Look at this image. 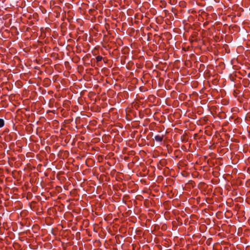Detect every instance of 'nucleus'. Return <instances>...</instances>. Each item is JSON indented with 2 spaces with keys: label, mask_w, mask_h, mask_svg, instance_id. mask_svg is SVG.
Returning <instances> with one entry per match:
<instances>
[{
  "label": "nucleus",
  "mask_w": 250,
  "mask_h": 250,
  "mask_svg": "<svg viewBox=\"0 0 250 250\" xmlns=\"http://www.w3.org/2000/svg\"><path fill=\"white\" fill-rule=\"evenodd\" d=\"M154 138L155 140L157 142H161L163 139V136L160 135H156Z\"/></svg>",
  "instance_id": "f257e3e1"
},
{
  "label": "nucleus",
  "mask_w": 250,
  "mask_h": 250,
  "mask_svg": "<svg viewBox=\"0 0 250 250\" xmlns=\"http://www.w3.org/2000/svg\"><path fill=\"white\" fill-rule=\"evenodd\" d=\"M4 125V121L3 119H0V128L3 127Z\"/></svg>",
  "instance_id": "f03ea898"
},
{
  "label": "nucleus",
  "mask_w": 250,
  "mask_h": 250,
  "mask_svg": "<svg viewBox=\"0 0 250 250\" xmlns=\"http://www.w3.org/2000/svg\"><path fill=\"white\" fill-rule=\"evenodd\" d=\"M102 60V57L101 56H98L96 57V60L98 62L101 61Z\"/></svg>",
  "instance_id": "7ed1b4c3"
}]
</instances>
